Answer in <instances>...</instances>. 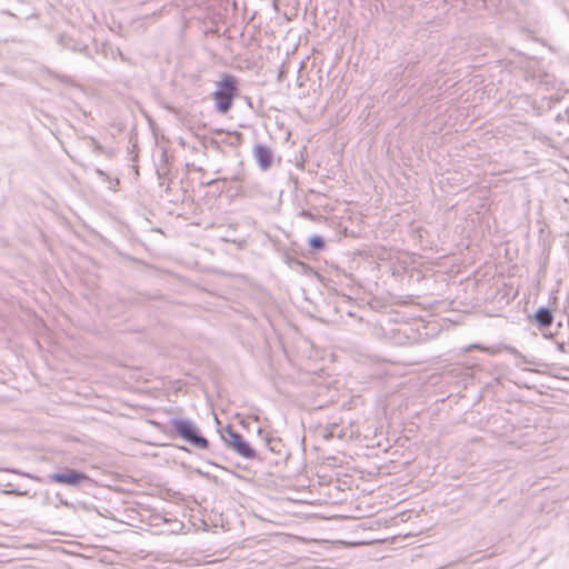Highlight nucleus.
<instances>
[{"mask_svg": "<svg viewBox=\"0 0 569 569\" xmlns=\"http://www.w3.org/2000/svg\"><path fill=\"white\" fill-rule=\"evenodd\" d=\"M237 91L238 81L236 77L224 73L217 83L216 91L212 93L216 108L219 112L227 113L231 109Z\"/></svg>", "mask_w": 569, "mask_h": 569, "instance_id": "obj_1", "label": "nucleus"}, {"mask_svg": "<svg viewBox=\"0 0 569 569\" xmlns=\"http://www.w3.org/2000/svg\"><path fill=\"white\" fill-rule=\"evenodd\" d=\"M231 446L232 448L242 457L252 459L256 457L254 450L250 447L248 442H246L241 436L237 433L231 435Z\"/></svg>", "mask_w": 569, "mask_h": 569, "instance_id": "obj_4", "label": "nucleus"}, {"mask_svg": "<svg viewBox=\"0 0 569 569\" xmlns=\"http://www.w3.org/2000/svg\"><path fill=\"white\" fill-rule=\"evenodd\" d=\"M254 157L262 169H268L272 162V153L268 147L256 146L253 150Z\"/></svg>", "mask_w": 569, "mask_h": 569, "instance_id": "obj_5", "label": "nucleus"}, {"mask_svg": "<svg viewBox=\"0 0 569 569\" xmlns=\"http://www.w3.org/2000/svg\"><path fill=\"white\" fill-rule=\"evenodd\" d=\"M51 479L57 483L78 485L86 480L87 476L76 470H67L66 472L52 475Z\"/></svg>", "mask_w": 569, "mask_h": 569, "instance_id": "obj_3", "label": "nucleus"}, {"mask_svg": "<svg viewBox=\"0 0 569 569\" xmlns=\"http://www.w3.org/2000/svg\"><path fill=\"white\" fill-rule=\"evenodd\" d=\"M176 431L180 437L188 440L190 443L200 449H207L209 442L206 438L198 436L194 427L187 421H178L174 425Z\"/></svg>", "mask_w": 569, "mask_h": 569, "instance_id": "obj_2", "label": "nucleus"}, {"mask_svg": "<svg viewBox=\"0 0 569 569\" xmlns=\"http://www.w3.org/2000/svg\"><path fill=\"white\" fill-rule=\"evenodd\" d=\"M536 320L539 325L547 327L552 322V315L548 309L541 308L536 312Z\"/></svg>", "mask_w": 569, "mask_h": 569, "instance_id": "obj_6", "label": "nucleus"}, {"mask_svg": "<svg viewBox=\"0 0 569 569\" xmlns=\"http://www.w3.org/2000/svg\"><path fill=\"white\" fill-rule=\"evenodd\" d=\"M309 243L313 249H323L325 248V241L319 236H313L309 239Z\"/></svg>", "mask_w": 569, "mask_h": 569, "instance_id": "obj_7", "label": "nucleus"}, {"mask_svg": "<svg viewBox=\"0 0 569 569\" xmlns=\"http://www.w3.org/2000/svg\"><path fill=\"white\" fill-rule=\"evenodd\" d=\"M302 214H303V216H306V217H308V218H312V214H311V213L303 212Z\"/></svg>", "mask_w": 569, "mask_h": 569, "instance_id": "obj_8", "label": "nucleus"}]
</instances>
